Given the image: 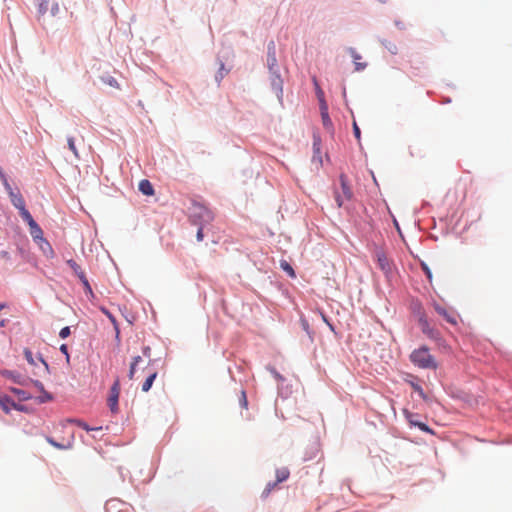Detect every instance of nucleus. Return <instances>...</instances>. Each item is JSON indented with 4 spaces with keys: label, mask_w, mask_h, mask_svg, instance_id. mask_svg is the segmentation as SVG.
I'll return each instance as SVG.
<instances>
[{
    "label": "nucleus",
    "mask_w": 512,
    "mask_h": 512,
    "mask_svg": "<svg viewBox=\"0 0 512 512\" xmlns=\"http://www.w3.org/2000/svg\"><path fill=\"white\" fill-rule=\"evenodd\" d=\"M410 360L421 369H437V362L426 346L414 350L410 355Z\"/></svg>",
    "instance_id": "nucleus-1"
},
{
    "label": "nucleus",
    "mask_w": 512,
    "mask_h": 512,
    "mask_svg": "<svg viewBox=\"0 0 512 512\" xmlns=\"http://www.w3.org/2000/svg\"><path fill=\"white\" fill-rule=\"evenodd\" d=\"M190 218L196 225H204L210 223L214 219L213 212L201 203H193L190 209Z\"/></svg>",
    "instance_id": "nucleus-2"
},
{
    "label": "nucleus",
    "mask_w": 512,
    "mask_h": 512,
    "mask_svg": "<svg viewBox=\"0 0 512 512\" xmlns=\"http://www.w3.org/2000/svg\"><path fill=\"white\" fill-rule=\"evenodd\" d=\"M341 191H335V201L337 206L340 208L345 202L352 200L353 192L349 185L348 178L345 174H341L339 177Z\"/></svg>",
    "instance_id": "nucleus-3"
},
{
    "label": "nucleus",
    "mask_w": 512,
    "mask_h": 512,
    "mask_svg": "<svg viewBox=\"0 0 512 512\" xmlns=\"http://www.w3.org/2000/svg\"><path fill=\"white\" fill-rule=\"evenodd\" d=\"M267 63L269 70L274 75L272 78V85L276 88L277 91L282 92V80L280 75L276 73V70H274L277 67V59L274 51H268Z\"/></svg>",
    "instance_id": "nucleus-4"
},
{
    "label": "nucleus",
    "mask_w": 512,
    "mask_h": 512,
    "mask_svg": "<svg viewBox=\"0 0 512 512\" xmlns=\"http://www.w3.org/2000/svg\"><path fill=\"white\" fill-rule=\"evenodd\" d=\"M418 323L421 328V331L431 339H438L439 332L435 328H433L427 319V316L424 312H421L418 317Z\"/></svg>",
    "instance_id": "nucleus-5"
},
{
    "label": "nucleus",
    "mask_w": 512,
    "mask_h": 512,
    "mask_svg": "<svg viewBox=\"0 0 512 512\" xmlns=\"http://www.w3.org/2000/svg\"><path fill=\"white\" fill-rule=\"evenodd\" d=\"M120 395V381L116 379L110 389L108 397V406L113 413L118 411V400Z\"/></svg>",
    "instance_id": "nucleus-6"
},
{
    "label": "nucleus",
    "mask_w": 512,
    "mask_h": 512,
    "mask_svg": "<svg viewBox=\"0 0 512 512\" xmlns=\"http://www.w3.org/2000/svg\"><path fill=\"white\" fill-rule=\"evenodd\" d=\"M403 413L406 420L409 422L411 426L418 427L423 432L434 434L433 430L427 424L418 421L417 414H414L408 410H404Z\"/></svg>",
    "instance_id": "nucleus-7"
},
{
    "label": "nucleus",
    "mask_w": 512,
    "mask_h": 512,
    "mask_svg": "<svg viewBox=\"0 0 512 512\" xmlns=\"http://www.w3.org/2000/svg\"><path fill=\"white\" fill-rule=\"evenodd\" d=\"M432 306L434 308V310L439 314L441 315L442 317H444V319L452 324V325H457L458 321H457V316L453 313V312H450L448 311L446 308H444L443 306H441L439 303L437 302H433L432 303Z\"/></svg>",
    "instance_id": "nucleus-8"
},
{
    "label": "nucleus",
    "mask_w": 512,
    "mask_h": 512,
    "mask_svg": "<svg viewBox=\"0 0 512 512\" xmlns=\"http://www.w3.org/2000/svg\"><path fill=\"white\" fill-rule=\"evenodd\" d=\"M5 188L9 194V197L11 199L12 204L18 209H22L25 207V201L20 193H16L13 191L12 187L8 183L7 180H5Z\"/></svg>",
    "instance_id": "nucleus-9"
},
{
    "label": "nucleus",
    "mask_w": 512,
    "mask_h": 512,
    "mask_svg": "<svg viewBox=\"0 0 512 512\" xmlns=\"http://www.w3.org/2000/svg\"><path fill=\"white\" fill-rule=\"evenodd\" d=\"M29 228H30V234L33 237V239L42 241L45 244V246H47L48 251L51 254H53L52 247L50 246V244L47 241H45L43 239V231L40 228V226L36 222H33V223H30Z\"/></svg>",
    "instance_id": "nucleus-10"
},
{
    "label": "nucleus",
    "mask_w": 512,
    "mask_h": 512,
    "mask_svg": "<svg viewBox=\"0 0 512 512\" xmlns=\"http://www.w3.org/2000/svg\"><path fill=\"white\" fill-rule=\"evenodd\" d=\"M375 256H376L377 263H378L380 269L382 271H384L385 273L390 272L391 263H390L389 259L387 258L386 254L382 250L378 249L375 252Z\"/></svg>",
    "instance_id": "nucleus-11"
},
{
    "label": "nucleus",
    "mask_w": 512,
    "mask_h": 512,
    "mask_svg": "<svg viewBox=\"0 0 512 512\" xmlns=\"http://www.w3.org/2000/svg\"><path fill=\"white\" fill-rule=\"evenodd\" d=\"M320 112L323 126L329 131L332 130L333 124L328 114V107L326 102L322 99L320 100Z\"/></svg>",
    "instance_id": "nucleus-12"
},
{
    "label": "nucleus",
    "mask_w": 512,
    "mask_h": 512,
    "mask_svg": "<svg viewBox=\"0 0 512 512\" xmlns=\"http://www.w3.org/2000/svg\"><path fill=\"white\" fill-rule=\"evenodd\" d=\"M139 190L146 196L154 194V188L149 180L143 179L139 182Z\"/></svg>",
    "instance_id": "nucleus-13"
},
{
    "label": "nucleus",
    "mask_w": 512,
    "mask_h": 512,
    "mask_svg": "<svg viewBox=\"0 0 512 512\" xmlns=\"http://www.w3.org/2000/svg\"><path fill=\"white\" fill-rule=\"evenodd\" d=\"M350 54L355 62V69L356 71H361L365 69L366 63L359 62V59H361V56L355 51V49L350 48Z\"/></svg>",
    "instance_id": "nucleus-14"
},
{
    "label": "nucleus",
    "mask_w": 512,
    "mask_h": 512,
    "mask_svg": "<svg viewBox=\"0 0 512 512\" xmlns=\"http://www.w3.org/2000/svg\"><path fill=\"white\" fill-rule=\"evenodd\" d=\"M2 375L8 379H11L13 382L18 384H23L24 380L20 374H17L13 371L5 370L2 372Z\"/></svg>",
    "instance_id": "nucleus-15"
},
{
    "label": "nucleus",
    "mask_w": 512,
    "mask_h": 512,
    "mask_svg": "<svg viewBox=\"0 0 512 512\" xmlns=\"http://www.w3.org/2000/svg\"><path fill=\"white\" fill-rule=\"evenodd\" d=\"M67 264L69 265V267L73 270V272L77 275V277L79 279L84 278V276H85L84 271L82 270L80 265H78L74 260H72V259L68 260Z\"/></svg>",
    "instance_id": "nucleus-16"
},
{
    "label": "nucleus",
    "mask_w": 512,
    "mask_h": 512,
    "mask_svg": "<svg viewBox=\"0 0 512 512\" xmlns=\"http://www.w3.org/2000/svg\"><path fill=\"white\" fill-rule=\"evenodd\" d=\"M0 407L8 413L12 407L16 408V404L8 397H0Z\"/></svg>",
    "instance_id": "nucleus-17"
},
{
    "label": "nucleus",
    "mask_w": 512,
    "mask_h": 512,
    "mask_svg": "<svg viewBox=\"0 0 512 512\" xmlns=\"http://www.w3.org/2000/svg\"><path fill=\"white\" fill-rule=\"evenodd\" d=\"M320 145H321L320 139L319 138H314V142H313V150H314L313 161H315L317 159L318 164L321 165L322 160H321V157H320Z\"/></svg>",
    "instance_id": "nucleus-18"
},
{
    "label": "nucleus",
    "mask_w": 512,
    "mask_h": 512,
    "mask_svg": "<svg viewBox=\"0 0 512 512\" xmlns=\"http://www.w3.org/2000/svg\"><path fill=\"white\" fill-rule=\"evenodd\" d=\"M156 377H157V372H153L147 377V379L144 381V383L142 385L143 392H148L151 389L152 384H153L154 380L156 379Z\"/></svg>",
    "instance_id": "nucleus-19"
},
{
    "label": "nucleus",
    "mask_w": 512,
    "mask_h": 512,
    "mask_svg": "<svg viewBox=\"0 0 512 512\" xmlns=\"http://www.w3.org/2000/svg\"><path fill=\"white\" fill-rule=\"evenodd\" d=\"M289 470L287 468H281L276 470V482L281 483L288 479L289 477Z\"/></svg>",
    "instance_id": "nucleus-20"
},
{
    "label": "nucleus",
    "mask_w": 512,
    "mask_h": 512,
    "mask_svg": "<svg viewBox=\"0 0 512 512\" xmlns=\"http://www.w3.org/2000/svg\"><path fill=\"white\" fill-rule=\"evenodd\" d=\"M280 267L291 277V278H295L296 277V273L294 271V269L292 268V266L286 261V260H281L280 261Z\"/></svg>",
    "instance_id": "nucleus-21"
},
{
    "label": "nucleus",
    "mask_w": 512,
    "mask_h": 512,
    "mask_svg": "<svg viewBox=\"0 0 512 512\" xmlns=\"http://www.w3.org/2000/svg\"><path fill=\"white\" fill-rule=\"evenodd\" d=\"M47 442L49 444H51L52 446H54L55 448L57 449H61V450H67V449H70L72 447V444L70 442L66 443V444H62V443H58L56 442L53 438L51 437H48L47 438Z\"/></svg>",
    "instance_id": "nucleus-22"
},
{
    "label": "nucleus",
    "mask_w": 512,
    "mask_h": 512,
    "mask_svg": "<svg viewBox=\"0 0 512 512\" xmlns=\"http://www.w3.org/2000/svg\"><path fill=\"white\" fill-rule=\"evenodd\" d=\"M102 311L107 316V318H109V320L112 322L114 329L116 331V337L118 338L119 334H120V330H119V326H118V323H117L115 317L105 308H102Z\"/></svg>",
    "instance_id": "nucleus-23"
},
{
    "label": "nucleus",
    "mask_w": 512,
    "mask_h": 512,
    "mask_svg": "<svg viewBox=\"0 0 512 512\" xmlns=\"http://www.w3.org/2000/svg\"><path fill=\"white\" fill-rule=\"evenodd\" d=\"M19 212L23 220L27 222L28 226H30V223L35 222V220L31 216L30 212L26 209V207L20 209Z\"/></svg>",
    "instance_id": "nucleus-24"
},
{
    "label": "nucleus",
    "mask_w": 512,
    "mask_h": 512,
    "mask_svg": "<svg viewBox=\"0 0 512 512\" xmlns=\"http://www.w3.org/2000/svg\"><path fill=\"white\" fill-rule=\"evenodd\" d=\"M23 353H24V357H25V359L27 360V362H28L30 365H32V366H36V361H35V359H34V357H33V354H32V352H31V350H30V349H28V348H25V349H24V351H23Z\"/></svg>",
    "instance_id": "nucleus-25"
},
{
    "label": "nucleus",
    "mask_w": 512,
    "mask_h": 512,
    "mask_svg": "<svg viewBox=\"0 0 512 512\" xmlns=\"http://www.w3.org/2000/svg\"><path fill=\"white\" fill-rule=\"evenodd\" d=\"M67 142H68L69 149L72 151V153L75 155V157L78 158L79 154H78V150H77V148L75 146L74 138L73 137H68Z\"/></svg>",
    "instance_id": "nucleus-26"
},
{
    "label": "nucleus",
    "mask_w": 512,
    "mask_h": 512,
    "mask_svg": "<svg viewBox=\"0 0 512 512\" xmlns=\"http://www.w3.org/2000/svg\"><path fill=\"white\" fill-rule=\"evenodd\" d=\"M277 482H273V483H268L265 487V489L263 490V493H262V496L263 497H267L270 492L277 486Z\"/></svg>",
    "instance_id": "nucleus-27"
},
{
    "label": "nucleus",
    "mask_w": 512,
    "mask_h": 512,
    "mask_svg": "<svg viewBox=\"0 0 512 512\" xmlns=\"http://www.w3.org/2000/svg\"><path fill=\"white\" fill-rule=\"evenodd\" d=\"M421 267H422L423 271L425 272L429 282H431L432 281V273H431L430 268L428 267V265L426 263H421Z\"/></svg>",
    "instance_id": "nucleus-28"
},
{
    "label": "nucleus",
    "mask_w": 512,
    "mask_h": 512,
    "mask_svg": "<svg viewBox=\"0 0 512 512\" xmlns=\"http://www.w3.org/2000/svg\"><path fill=\"white\" fill-rule=\"evenodd\" d=\"M71 331H70V327L66 326V327H63L60 332H59V336L62 338V339H65L67 338L69 335H70Z\"/></svg>",
    "instance_id": "nucleus-29"
},
{
    "label": "nucleus",
    "mask_w": 512,
    "mask_h": 512,
    "mask_svg": "<svg viewBox=\"0 0 512 512\" xmlns=\"http://www.w3.org/2000/svg\"><path fill=\"white\" fill-rule=\"evenodd\" d=\"M79 280L84 285L86 292L92 293V288H91V286H90V284L88 282V279H87L86 275L84 276V278H81Z\"/></svg>",
    "instance_id": "nucleus-30"
},
{
    "label": "nucleus",
    "mask_w": 512,
    "mask_h": 512,
    "mask_svg": "<svg viewBox=\"0 0 512 512\" xmlns=\"http://www.w3.org/2000/svg\"><path fill=\"white\" fill-rule=\"evenodd\" d=\"M353 132H354V135H355L356 139L358 141H360L361 132H360V128L358 127V125H357V123L355 121L353 122Z\"/></svg>",
    "instance_id": "nucleus-31"
},
{
    "label": "nucleus",
    "mask_w": 512,
    "mask_h": 512,
    "mask_svg": "<svg viewBox=\"0 0 512 512\" xmlns=\"http://www.w3.org/2000/svg\"><path fill=\"white\" fill-rule=\"evenodd\" d=\"M240 403L243 408H247L248 401H247L246 393L243 390L241 391Z\"/></svg>",
    "instance_id": "nucleus-32"
},
{
    "label": "nucleus",
    "mask_w": 512,
    "mask_h": 512,
    "mask_svg": "<svg viewBox=\"0 0 512 512\" xmlns=\"http://www.w3.org/2000/svg\"><path fill=\"white\" fill-rule=\"evenodd\" d=\"M12 391L21 397V399H28V396L26 395V392L20 389L13 388Z\"/></svg>",
    "instance_id": "nucleus-33"
},
{
    "label": "nucleus",
    "mask_w": 512,
    "mask_h": 512,
    "mask_svg": "<svg viewBox=\"0 0 512 512\" xmlns=\"http://www.w3.org/2000/svg\"><path fill=\"white\" fill-rule=\"evenodd\" d=\"M48 10V4L46 3H39L38 12L40 15H43Z\"/></svg>",
    "instance_id": "nucleus-34"
},
{
    "label": "nucleus",
    "mask_w": 512,
    "mask_h": 512,
    "mask_svg": "<svg viewBox=\"0 0 512 512\" xmlns=\"http://www.w3.org/2000/svg\"><path fill=\"white\" fill-rule=\"evenodd\" d=\"M106 83H107L108 85L112 86V87H116V88H118V87H119L117 80H116L115 78H113V77H109V78L106 80Z\"/></svg>",
    "instance_id": "nucleus-35"
},
{
    "label": "nucleus",
    "mask_w": 512,
    "mask_h": 512,
    "mask_svg": "<svg viewBox=\"0 0 512 512\" xmlns=\"http://www.w3.org/2000/svg\"><path fill=\"white\" fill-rule=\"evenodd\" d=\"M135 372H136V365L131 363L129 373H128V377L130 380H132L134 378Z\"/></svg>",
    "instance_id": "nucleus-36"
},
{
    "label": "nucleus",
    "mask_w": 512,
    "mask_h": 512,
    "mask_svg": "<svg viewBox=\"0 0 512 512\" xmlns=\"http://www.w3.org/2000/svg\"><path fill=\"white\" fill-rule=\"evenodd\" d=\"M200 227L198 228V231H197V234H196V238L198 241H202L203 238H204V234H203V225H199Z\"/></svg>",
    "instance_id": "nucleus-37"
},
{
    "label": "nucleus",
    "mask_w": 512,
    "mask_h": 512,
    "mask_svg": "<svg viewBox=\"0 0 512 512\" xmlns=\"http://www.w3.org/2000/svg\"><path fill=\"white\" fill-rule=\"evenodd\" d=\"M60 351H61L64 355H66L67 360H69V353H68L67 345L62 344V345L60 346Z\"/></svg>",
    "instance_id": "nucleus-38"
},
{
    "label": "nucleus",
    "mask_w": 512,
    "mask_h": 512,
    "mask_svg": "<svg viewBox=\"0 0 512 512\" xmlns=\"http://www.w3.org/2000/svg\"><path fill=\"white\" fill-rule=\"evenodd\" d=\"M77 425L86 431H90L91 428L83 421H76Z\"/></svg>",
    "instance_id": "nucleus-39"
},
{
    "label": "nucleus",
    "mask_w": 512,
    "mask_h": 512,
    "mask_svg": "<svg viewBox=\"0 0 512 512\" xmlns=\"http://www.w3.org/2000/svg\"><path fill=\"white\" fill-rule=\"evenodd\" d=\"M413 387H414V389L419 393V395H420L422 398H425L424 391H423V389H422L419 385H414Z\"/></svg>",
    "instance_id": "nucleus-40"
},
{
    "label": "nucleus",
    "mask_w": 512,
    "mask_h": 512,
    "mask_svg": "<svg viewBox=\"0 0 512 512\" xmlns=\"http://www.w3.org/2000/svg\"><path fill=\"white\" fill-rule=\"evenodd\" d=\"M39 361L42 363V365L44 367V370L46 372H48L49 371V365L47 364V362L41 356H39Z\"/></svg>",
    "instance_id": "nucleus-41"
},
{
    "label": "nucleus",
    "mask_w": 512,
    "mask_h": 512,
    "mask_svg": "<svg viewBox=\"0 0 512 512\" xmlns=\"http://www.w3.org/2000/svg\"><path fill=\"white\" fill-rule=\"evenodd\" d=\"M1 257L5 260V261H9L10 260V254L7 252V251H2L0 253Z\"/></svg>",
    "instance_id": "nucleus-42"
},
{
    "label": "nucleus",
    "mask_w": 512,
    "mask_h": 512,
    "mask_svg": "<svg viewBox=\"0 0 512 512\" xmlns=\"http://www.w3.org/2000/svg\"><path fill=\"white\" fill-rule=\"evenodd\" d=\"M141 361H142L141 356H135V357L132 358V362L131 363L137 366Z\"/></svg>",
    "instance_id": "nucleus-43"
},
{
    "label": "nucleus",
    "mask_w": 512,
    "mask_h": 512,
    "mask_svg": "<svg viewBox=\"0 0 512 512\" xmlns=\"http://www.w3.org/2000/svg\"><path fill=\"white\" fill-rule=\"evenodd\" d=\"M150 347L146 346L143 348V355L146 357H150Z\"/></svg>",
    "instance_id": "nucleus-44"
},
{
    "label": "nucleus",
    "mask_w": 512,
    "mask_h": 512,
    "mask_svg": "<svg viewBox=\"0 0 512 512\" xmlns=\"http://www.w3.org/2000/svg\"><path fill=\"white\" fill-rule=\"evenodd\" d=\"M388 49L392 52V53H396L397 51V47L396 45L392 44L390 47H388Z\"/></svg>",
    "instance_id": "nucleus-45"
},
{
    "label": "nucleus",
    "mask_w": 512,
    "mask_h": 512,
    "mask_svg": "<svg viewBox=\"0 0 512 512\" xmlns=\"http://www.w3.org/2000/svg\"><path fill=\"white\" fill-rule=\"evenodd\" d=\"M58 11V5L55 4L54 7L52 8V14L55 15Z\"/></svg>",
    "instance_id": "nucleus-46"
},
{
    "label": "nucleus",
    "mask_w": 512,
    "mask_h": 512,
    "mask_svg": "<svg viewBox=\"0 0 512 512\" xmlns=\"http://www.w3.org/2000/svg\"><path fill=\"white\" fill-rule=\"evenodd\" d=\"M271 372L276 378H281V376L275 371V369H271Z\"/></svg>",
    "instance_id": "nucleus-47"
},
{
    "label": "nucleus",
    "mask_w": 512,
    "mask_h": 512,
    "mask_svg": "<svg viewBox=\"0 0 512 512\" xmlns=\"http://www.w3.org/2000/svg\"><path fill=\"white\" fill-rule=\"evenodd\" d=\"M34 383H35V385H36L37 387H39V388L43 389V384H42L41 382H39V381H35Z\"/></svg>",
    "instance_id": "nucleus-48"
},
{
    "label": "nucleus",
    "mask_w": 512,
    "mask_h": 512,
    "mask_svg": "<svg viewBox=\"0 0 512 512\" xmlns=\"http://www.w3.org/2000/svg\"><path fill=\"white\" fill-rule=\"evenodd\" d=\"M40 3H46V4H48V3H49V0H41V2H40Z\"/></svg>",
    "instance_id": "nucleus-49"
},
{
    "label": "nucleus",
    "mask_w": 512,
    "mask_h": 512,
    "mask_svg": "<svg viewBox=\"0 0 512 512\" xmlns=\"http://www.w3.org/2000/svg\"><path fill=\"white\" fill-rule=\"evenodd\" d=\"M3 308H4V305H3V304H2V305H0V311H1Z\"/></svg>",
    "instance_id": "nucleus-50"
}]
</instances>
